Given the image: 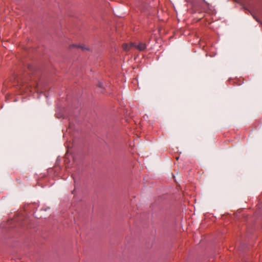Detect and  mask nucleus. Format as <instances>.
<instances>
[{"label": "nucleus", "mask_w": 262, "mask_h": 262, "mask_svg": "<svg viewBox=\"0 0 262 262\" xmlns=\"http://www.w3.org/2000/svg\"><path fill=\"white\" fill-rule=\"evenodd\" d=\"M134 47L138 50L142 51L146 49V45L143 42H140L137 45L134 43Z\"/></svg>", "instance_id": "obj_1"}, {"label": "nucleus", "mask_w": 262, "mask_h": 262, "mask_svg": "<svg viewBox=\"0 0 262 262\" xmlns=\"http://www.w3.org/2000/svg\"><path fill=\"white\" fill-rule=\"evenodd\" d=\"M132 47H134V43H124L122 45L123 50L126 52L129 51Z\"/></svg>", "instance_id": "obj_2"}, {"label": "nucleus", "mask_w": 262, "mask_h": 262, "mask_svg": "<svg viewBox=\"0 0 262 262\" xmlns=\"http://www.w3.org/2000/svg\"><path fill=\"white\" fill-rule=\"evenodd\" d=\"M73 47H77L78 48H80L82 50H89V48H87L85 45H77L75 44H73L70 46L69 48L71 49Z\"/></svg>", "instance_id": "obj_3"}, {"label": "nucleus", "mask_w": 262, "mask_h": 262, "mask_svg": "<svg viewBox=\"0 0 262 262\" xmlns=\"http://www.w3.org/2000/svg\"><path fill=\"white\" fill-rule=\"evenodd\" d=\"M98 86L100 88H102L103 86V84H102V83L101 82H99L98 84Z\"/></svg>", "instance_id": "obj_4"}]
</instances>
